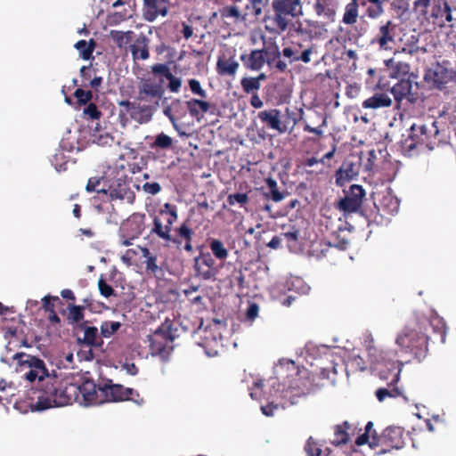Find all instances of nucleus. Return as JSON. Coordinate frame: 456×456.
<instances>
[{
	"mask_svg": "<svg viewBox=\"0 0 456 456\" xmlns=\"http://www.w3.org/2000/svg\"><path fill=\"white\" fill-rule=\"evenodd\" d=\"M94 45L95 43L94 40H90L89 43H87L86 40H79L76 43L75 47L79 52L82 59L87 61L92 57Z\"/></svg>",
	"mask_w": 456,
	"mask_h": 456,
	"instance_id": "a18cd8bd",
	"label": "nucleus"
},
{
	"mask_svg": "<svg viewBox=\"0 0 456 456\" xmlns=\"http://www.w3.org/2000/svg\"><path fill=\"white\" fill-rule=\"evenodd\" d=\"M215 260L210 253L200 252L194 257L195 275L202 280L208 281L215 277Z\"/></svg>",
	"mask_w": 456,
	"mask_h": 456,
	"instance_id": "a211bd4d",
	"label": "nucleus"
},
{
	"mask_svg": "<svg viewBox=\"0 0 456 456\" xmlns=\"http://www.w3.org/2000/svg\"><path fill=\"white\" fill-rule=\"evenodd\" d=\"M98 289L101 295L104 297H110L111 296H116L115 290L113 288L109 285L106 281L101 277L98 281Z\"/></svg>",
	"mask_w": 456,
	"mask_h": 456,
	"instance_id": "bf43d9fd",
	"label": "nucleus"
},
{
	"mask_svg": "<svg viewBox=\"0 0 456 456\" xmlns=\"http://www.w3.org/2000/svg\"><path fill=\"white\" fill-rule=\"evenodd\" d=\"M99 390L103 394L108 402L127 401L129 394L134 393L132 388L125 387L119 384H113L110 379L102 386H100Z\"/></svg>",
	"mask_w": 456,
	"mask_h": 456,
	"instance_id": "aec40b11",
	"label": "nucleus"
},
{
	"mask_svg": "<svg viewBox=\"0 0 456 456\" xmlns=\"http://www.w3.org/2000/svg\"><path fill=\"white\" fill-rule=\"evenodd\" d=\"M151 72L155 76H160V78H166L168 81L167 88L172 93H178L182 86V80L173 75L169 67L166 63H157L151 67Z\"/></svg>",
	"mask_w": 456,
	"mask_h": 456,
	"instance_id": "b1692460",
	"label": "nucleus"
},
{
	"mask_svg": "<svg viewBox=\"0 0 456 456\" xmlns=\"http://www.w3.org/2000/svg\"><path fill=\"white\" fill-rule=\"evenodd\" d=\"M239 69V62L233 57H219L216 62V71L220 76L234 77Z\"/></svg>",
	"mask_w": 456,
	"mask_h": 456,
	"instance_id": "f704fd0d",
	"label": "nucleus"
},
{
	"mask_svg": "<svg viewBox=\"0 0 456 456\" xmlns=\"http://www.w3.org/2000/svg\"><path fill=\"white\" fill-rule=\"evenodd\" d=\"M401 369L399 366H395V363H392V367L387 369V371L380 370L379 376L381 379L387 380L390 379L388 382V387L379 388L375 392V395L379 402L385 401L386 398H395L401 395V392L398 387L394 385L399 381Z\"/></svg>",
	"mask_w": 456,
	"mask_h": 456,
	"instance_id": "4468645a",
	"label": "nucleus"
},
{
	"mask_svg": "<svg viewBox=\"0 0 456 456\" xmlns=\"http://www.w3.org/2000/svg\"><path fill=\"white\" fill-rule=\"evenodd\" d=\"M189 87L193 94L199 95L201 98L207 97V92L201 87L199 80L191 78L188 80Z\"/></svg>",
	"mask_w": 456,
	"mask_h": 456,
	"instance_id": "052dcab7",
	"label": "nucleus"
},
{
	"mask_svg": "<svg viewBox=\"0 0 456 456\" xmlns=\"http://www.w3.org/2000/svg\"><path fill=\"white\" fill-rule=\"evenodd\" d=\"M383 79L384 77L379 79L377 86L381 89H390L395 102L398 104L404 105V108H409L419 100L420 96L417 83L413 85L410 79H401L390 87L389 85L383 83Z\"/></svg>",
	"mask_w": 456,
	"mask_h": 456,
	"instance_id": "9d476101",
	"label": "nucleus"
},
{
	"mask_svg": "<svg viewBox=\"0 0 456 456\" xmlns=\"http://www.w3.org/2000/svg\"><path fill=\"white\" fill-rule=\"evenodd\" d=\"M169 0H143L142 17L146 21L153 22L159 16L168 13Z\"/></svg>",
	"mask_w": 456,
	"mask_h": 456,
	"instance_id": "6ab92c4d",
	"label": "nucleus"
},
{
	"mask_svg": "<svg viewBox=\"0 0 456 456\" xmlns=\"http://www.w3.org/2000/svg\"><path fill=\"white\" fill-rule=\"evenodd\" d=\"M232 278L240 289L244 288L245 277L241 269H235L232 272Z\"/></svg>",
	"mask_w": 456,
	"mask_h": 456,
	"instance_id": "774afa93",
	"label": "nucleus"
},
{
	"mask_svg": "<svg viewBox=\"0 0 456 456\" xmlns=\"http://www.w3.org/2000/svg\"><path fill=\"white\" fill-rule=\"evenodd\" d=\"M403 444V429L401 428L388 427L379 436L372 431V449L380 447L379 451L375 452L376 455L390 452L395 448L399 449Z\"/></svg>",
	"mask_w": 456,
	"mask_h": 456,
	"instance_id": "f8f14e48",
	"label": "nucleus"
},
{
	"mask_svg": "<svg viewBox=\"0 0 456 456\" xmlns=\"http://www.w3.org/2000/svg\"><path fill=\"white\" fill-rule=\"evenodd\" d=\"M351 436H354V428L348 421H344L336 426L332 444L335 445L346 444L349 442Z\"/></svg>",
	"mask_w": 456,
	"mask_h": 456,
	"instance_id": "c9c22d12",
	"label": "nucleus"
},
{
	"mask_svg": "<svg viewBox=\"0 0 456 456\" xmlns=\"http://www.w3.org/2000/svg\"><path fill=\"white\" fill-rule=\"evenodd\" d=\"M350 365L355 370L363 371L366 370L365 361L360 355H354L350 360Z\"/></svg>",
	"mask_w": 456,
	"mask_h": 456,
	"instance_id": "69168bd1",
	"label": "nucleus"
},
{
	"mask_svg": "<svg viewBox=\"0 0 456 456\" xmlns=\"http://www.w3.org/2000/svg\"><path fill=\"white\" fill-rule=\"evenodd\" d=\"M12 360L17 361L20 371H25L23 379L35 383L52 377L44 360L23 352L15 353Z\"/></svg>",
	"mask_w": 456,
	"mask_h": 456,
	"instance_id": "1a4fd4ad",
	"label": "nucleus"
},
{
	"mask_svg": "<svg viewBox=\"0 0 456 456\" xmlns=\"http://www.w3.org/2000/svg\"><path fill=\"white\" fill-rule=\"evenodd\" d=\"M83 113L92 120L99 119L102 115V112L98 110L96 104L92 102L87 104V106L84 109Z\"/></svg>",
	"mask_w": 456,
	"mask_h": 456,
	"instance_id": "680f3d73",
	"label": "nucleus"
},
{
	"mask_svg": "<svg viewBox=\"0 0 456 456\" xmlns=\"http://www.w3.org/2000/svg\"><path fill=\"white\" fill-rule=\"evenodd\" d=\"M142 190L151 195H156L161 191V186L157 182L145 183L142 185Z\"/></svg>",
	"mask_w": 456,
	"mask_h": 456,
	"instance_id": "338daca9",
	"label": "nucleus"
},
{
	"mask_svg": "<svg viewBox=\"0 0 456 456\" xmlns=\"http://www.w3.org/2000/svg\"><path fill=\"white\" fill-rule=\"evenodd\" d=\"M175 239H177L178 242H173L172 244L176 245L178 248L184 242L183 249L189 253L192 252V239L195 235L194 231L189 224L188 221H184L180 224L178 228L175 229Z\"/></svg>",
	"mask_w": 456,
	"mask_h": 456,
	"instance_id": "bb28decb",
	"label": "nucleus"
},
{
	"mask_svg": "<svg viewBox=\"0 0 456 456\" xmlns=\"http://www.w3.org/2000/svg\"><path fill=\"white\" fill-rule=\"evenodd\" d=\"M164 79L156 77H142L137 85V94L134 102L124 100L119 106L126 109L130 118L139 124L152 119L165 94Z\"/></svg>",
	"mask_w": 456,
	"mask_h": 456,
	"instance_id": "f03ea898",
	"label": "nucleus"
},
{
	"mask_svg": "<svg viewBox=\"0 0 456 456\" xmlns=\"http://www.w3.org/2000/svg\"><path fill=\"white\" fill-rule=\"evenodd\" d=\"M68 314H67V322L69 325L73 327L79 328L80 323H82L85 318V305H77L74 304H69L67 306Z\"/></svg>",
	"mask_w": 456,
	"mask_h": 456,
	"instance_id": "4c0bfd02",
	"label": "nucleus"
},
{
	"mask_svg": "<svg viewBox=\"0 0 456 456\" xmlns=\"http://www.w3.org/2000/svg\"><path fill=\"white\" fill-rule=\"evenodd\" d=\"M387 147V145L385 141H379L375 143V148H372V172L374 167H377L375 161L385 162L389 156Z\"/></svg>",
	"mask_w": 456,
	"mask_h": 456,
	"instance_id": "79ce46f5",
	"label": "nucleus"
},
{
	"mask_svg": "<svg viewBox=\"0 0 456 456\" xmlns=\"http://www.w3.org/2000/svg\"><path fill=\"white\" fill-rule=\"evenodd\" d=\"M173 339L170 330L159 328L153 335L149 337L151 354L159 355L163 359L167 358L170 354L169 344L173 342Z\"/></svg>",
	"mask_w": 456,
	"mask_h": 456,
	"instance_id": "2eb2a0df",
	"label": "nucleus"
},
{
	"mask_svg": "<svg viewBox=\"0 0 456 456\" xmlns=\"http://www.w3.org/2000/svg\"><path fill=\"white\" fill-rule=\"evenodd\" d=\"M392 103V100L387 94H375L372 96V109L388 107Z\"/></svg>",
	"mask_w": 456,
	"mask_h": 456,
	"instance_id": "6e6d98bb",
	"label": "nucleus"
},
{
	"mask_svg": "<svg viewBox=\"0 0 456 456\" xmlns=\"http://www.w3.org/2000/svg\"><path fill=\"white\" fill-rule=\"evenodd\" d=\"M244 67L249 70H260L265 63V58L263 50H252L249 53H242L240 57Z\"/></svg>",
	"mask_w": 456,
	"mask_h": 456,
	"instance_id": "7c9ffc66",
	"label": "nucleus"
},
{
	"mask_svg": "<svg viewBox=\"0 0 456 456\" xmlns=\"http://www.w3.org/2000/svg\"><path fill=\"white\" fill-rule=\"evenodd\" d=\"M128 17L126 12H116L109 15V21L111 25H117L126 20Z\"/></svg>",
	"mask_w": 456,
	"mask_h": 456,
	"instance_id": "e2e57ef3",
	"label": "nucleus"
},
{
	"mask_svg": "<svg viewBox=\"0 0 456 456\" xmlns=\"http://www.w3.org/2000/svg\"><path fill=\"white\" fill-rule=\"evenodd\" d=\"M121 327L119 322L105 321L101 324V337L109 338L114 335Z\"/></svg>",
	"mask_w": 456,
	"mask_h": 456,
	"instance_id": "09e8293b",
	"label": "nucleus"
},
{
	"mask_svg": "<svg viewBox=\"0 0 456 456\" xmlns=\"http://www.w3.org/2000/svg\"><path fill=\"white\" fill-rule=\"evenodd\" d=\"M4 338L9 339L7 345L5 346L6 354L5 359H3L4 362H7L8 359H12V354L9 356V353L13 351V347H20L21 346L20 342L17 338V330L16 329H8L4 333ZM26 341H22V345H25Z\"/></svg>",
	"mask_w": 456,
	"mask_h": 456,
	"instance_id": "ea45409f",
	"label": "nucleus"
},
{
	"mask_svg": "<svg viewBox=\"0 0 456 456\" xmlns=\"http://www.w3.org/2000/svg\"><path fill=\"white\" fill-rule=\"evenodd\" d=\"M442 141L443 138L437 126V121L431 120L426 123L413 124L411 126L409 138L406 139L405 143L410 151L419 145H424L428 150H433L439 146Z\"/></svg>",
	"mask_w": 456,
	"mask_h": 456,
	"instance_id": "423d86ee",
	"label": "nucleus"
},
{
	"mask_svg": "<svg viewBox=\"0 0 456 456\" xmlns=\"http://www.w3.org/2000/svg\"><path fill=\"white\" fill-rule=\"evenodd\" d=\"M418 323L424 330V332L428 333V327H430L433 330L436 339L441 343L445 342L447 334V326L444 320L438 315H432L429 319L421 318L418 321Z\"/></svg>",
	"mask_w": 456,
	"mask_h": 456,
	"instance_id": "412c9836",
	"label": "nucleus"
},
{
	"mask_svg": "<svg viewBox=\"0 0 456 456\" xmlns=\"http://www.w3.org/2000/svg\"><path fill=\"white\" fill-rule=\"evenodd\" d=\"M134 35V33L132 30H127L125 32L119 30H111L110 32L111 39L118 48H123L128 43H130Z\"/></svg>",
	"mask_w": 456,
	"mask_h": 456,
	"instance_id": "37998d69",
	"label": "nucleus"
},
{
	"mask_svg": "<svg viewBox=\"0 0 456 456\" xmlns=\"http://www.w3.org/2000/svg\"><path fill=\"white\" fill-rule=\"evenodd\" d=\"M413 9L425 20L439 27L452 20V9L446 0H415Z\"/></svg>",
	"mask_w": 456,
	"mask_h": 456,
	"instance_id": "6e6552de",
	"label": "nucleus"
},
{
	"mask_svg": "<svg viewBox=\"0 0 456 456\" xmlns=\"http://www.w3.org/2000/svg\"><path fill=\"white\" fill-rule=\"evenodd\" d=\"M248 201L249 199L248 194L243 192L229 194L227 197V202L230 206H233L238 203L240 207H244Z\"/></svg>",
	"mask_w": 456,
	"mask_h": 456,
	"instance_id": "4d7b16f0",
	"label": "nucleus"
},
{
	"mask_svg": "<svg viewBox=\"0 0 456 456\" xmlns=\"http://www.w3.org/2000/svg\"><path fill=\"white\" fill-rule=\"evenodd\" d=\"M304 14L301 0H272L271 10L262 18L265 29L270 34L281 35L290 28L294 19Z\"/></svg>",
	"mask_w": 456,
	"mask_h": 456,
	"instance_id": "7ed1b4c3",
	"label": "nucleus"
},
{
	"mask_svg": "<svg viewBox=\"0 0 456 456\" xmlns=\"http://www.w3.org/2000/svg\"><path fill=\"white\" fill-rule=\"evenodd\" d=\"M106 185H102L101 189L102 194L109 195L111 200H130L133 191L126 180L125 175H119L116 169L107 171Z\"/></svg>",
	"mask_w": 456,
	"mask_h": 456,
	"instance_id": "ddd939ff",
	"label": "nucleus"
},
{
	"mask_svg": "<svg viewBox=\"0 0 456 456\" xmlns=\"http://www.w3.org/2000/svg\"><path fill=\"white\" fill-rule=\"evenodd\" d=\"M74 97L77 99V102L79 106L86 105L90 103L93 99V93L91 91H85L81 88H77L74 92Z\"/></svg>",
	"mask_w": 456,
	"mask_h": 456,
	"instance_id": "13d9d810",
	"label": "nucleus"
},
{
	"mask_svg": "<svg viewBox=\"0 0 456 456\" xmlns=\"http://www.w3.org/2000/svg\"><path fill=\"white\" fill-rule=\"evenodd\" d=\"M357 8V0H351V2L346 6V11L343 16L344 23L354 24L356 22L358 16Z\"/></svg>",
	"mask_w": 456,
	"mask_h": 456,
	"instance_id": "49530a36",
	"label": "nucleus"
},
{
	"mask_svg": "<svg viewBox=\"0 0 456 456\" xmlns=\"http://www.w3.org/2000/svg\"><path fill=\"white\" fill-rule=\"evenodd\" d=\"M73 396L68 394L67 387L62 389L56 380V376L37 381L26 391L24 399L17 401L15 409L22 413L28 411H43L54 407L70 404Z\"/></svg>",
	"mask_w": 456,
	"mask_h": 456,
	"instance_id": "f257e3e1",
	"label": "nucleus"
},
{
	"mask_svg": "<svg viewBox=\"0 0 456 456\" xmlns=\"http://www.w3.org/2000/svg\"><path fill=\"white\" fill-rule=\"evenodd\" d=\"M267 4L268 0H248V4L243 12V20H245V22L259 20Z\"/></svg>",
	"mask_w": 456,
	"mask_h": 456,
	"instance_id": "2f4dec72",
	"label": "nucleus"
},
{
	"mask_svg": "<svg viewBox=\"0 0 456 456\" xmlns=\"http://www.w3.org/2000/svg\"><path fill=\"white\" fill-rule=\"evenodd\" d=\"M186 107L192 117H197L200 112L206 113L210 109L209 102L200 99H191L185 102Z\"/></svg>",
	"mask_w": 456,
	"mask_h": 456,
	"instance_id": "58836bf2",
	"label": "nucleus"
},
{
	"mask_svg": "<svg viewBox=\"0 0 456 456\" xmlns=\"http://www.w3.org/2000/svg\"><path fill=\"white\" fill-rule=\"evenodd\" d=\"M345 193V197L338 202V208L345 214L357 212L362 204L365 191L361 185L353 184Z\"/></svg>",
	"mask_w": 456,
	"mask_h": 456,
	"instance_id": "dca6fc26",
	"label": "nucleus"
},
{
	"mask_svg": "<svg viewBox=\"0 0 456 456\" xmlns=\"http://www.w3.org/2000/svg\"><path fill=\"white\" fill-rule=\"evenodd\" d=\"M372 223L377 225H387L391 221V216L399 210V200L392 193L389 188L372 192Z\"/></svg>",
	"mask_w": 456,
	"mask_h": 456,
	"instance_id": "0eeeda50",
	"label": "nucleus"
},
{
	"mask_svg": "<svg viewBox=\"0 0 456 456\" xmlns=\"http://www.w3.org/2000/svg\"><path fill=\"white\" fill-rule=\"evenodd\" d=\"M58 297L45 296L43 297V308L46 313H50L55 310L54 301H58Z\"/></svg>",
	"mask_w": 456,
	"mask_h": 456,
	"instance_id": "0e129e2a",
	"label": "nucleus"
},
{
	"mask_svg": "<svg viewBox=\"0 0 456 456\" xmlns=\"http://www.w3.org/2000/svg\"><path fill=\"white\" fill-rule=\"evenodd\" d=\"M138 249L142 252V256L145 258L143 264L145 265V271L147 273L152 274L156 277L163 274V270L157 264V255L151 253L146 247H138Z\"/></svg>",
	"mask_w": 456,
	"mask_h": 456,
	"instance_id": "473e14b6",
	"label": "nucleus"
},
{
	"mask_svg": "<svg viewBox=\"0 0 456 456\" xmlns=\"http://www.w3.org/2000/svg\"><path fill=\"white\" fill-rule=\"evenodd\" d=\"M305 452L306 456H329L323 450L321 445L314 441L312 437H309L305 445Z\"/></svg>",
	"mask_w": 456,
	"mask_h": 456,
	"instance_id": "3c124183",
	"label": "nucleus"
},
{
	"mask_svg": "<svg viewBox=\"0 0 456 456\" xmlns=\"http://www.w3.org/2000/svg\"><path fill=\"white\" fill-rule=\"evenodd\" d=\"M173 144V139L164 134L160 133L156 135L155 141L150 144V147L151 149H161V150H167L169 149Z\"/></svg>",
	"mask_w": 456,
	"mask_h": 456,
	"instance_id": "8fccbe9b",
	"label": "nucleus"
},
{
	"mask_svg": "<svg viewBox=\"0 0 456 456\" xmlns=\"http://www.w3.org/2000/svg\"><path fill=\"white\" fill-rule=\"evenodd\" d=\"M429 336L424 332L419 324L406 326L397 336L395 343L401 350L420 361L428 351Z\"/></svg>",
	"mask_w": 456,
	"mask_h": 456,
	"instance_id": "20e7f679",
	"label": "nucleus"
},
{
	"mask_svg": "<svg viewBox=\"0 0 456 456\" xmlns=\"http://www.w3.org/2000/svg\"><path fill=\"white\" fill-rule=\"evenodd\" d=\"M84 330V337L77 338L79 344L89 346L98 347L102 345L101 336H99L98 329L94 326H87V322L80 323L79 328Z\"/></svg>",
	"mask_w": 456,
	"mask_h": 456,
	"instance_id": "c85d7f7f",
	"label": "nucleus"
},
{
	"mask_svg": "<svg viewBox=\"0 0 456 456\" xmlns=\"http://www.w3.org/2000/svg\"><path fill=\"white\" fill-rule=\"evenodd\" d=\"M336 7V0H316L314 5L316 15L324 16L329 20H333Z\"/></svg>",
	"mask_w": 456,
	"mask_h": 456,
	"instance_id": "e433bc0d",
	"label": "nucleus"
},
{
	"mask_svg": "<svg viewBox=\"0 0 456 456\" xmlns=\"http://www.w3.org/2000/svg\"><path fill=\"white\" fill-rule=\"evenodd\" d=\"M178 219L177 207L171 203H165L152 217V227L150 234L157 238L166 245L178 242L175 235L172 234L173 224Z\"/></svg>",
	"mask_w": 456,
	"mask_h": 456,
	"instance_id": "39448f33",
	"label": "nucleus"
},
{
	"mask_svg": "<svg viewBox=\"0 0 456 456\" xmlns=\"http://www.w3.org/2000/svg\"><path fill=\"white\" fill-rule=\"evenodd\" d=\"M149 43V38L145 35L140 34L130 45L129 49L134 61H145L150 57Z\"/></svg>",
	"mask_w": 456,
	"mask_h": 456,
	"instance_id": "cd10ccee",
	"label": "nucleus"
},
{
	"mask_svg": "<svg viewBox=\"0 0 456 456\" xmlns=\"http://www.w3.org/2000/svg\"><path fill=\"white\" fill-rule=\"evenodd\" d=\"M67 389L68 394L71 395L72 392L74 395H76L77 392L79 391V393L82 395L85 402L87 404L98 403L96 387L95 384L93 382H85L80 387H77L71 384L69 387H67Z\"/></svg>",
	"mask_w": 456,
	"mask_h": 456,
	"instance_id": "c756f323",
	"label": "nucleus"
},
{
	"mask_svg": "<svg viewBox=\"0 0 456 456\" xmlns=\"http://www.w3.org/2000/svg\"><path fill=\"white\" fill-rule=\"evenodd\" d=\"M222 18H232L235 21L245 22L243 20V12H241L236 5H227L220 10Z\"/></svg>",
	"mask_w": 456,
	"mask_h": 456,
	"instance_id": "de8ad7c7",
	"label": "nucleus"
},
{
	"mask_svg": "<svg viewBox=\"0 0 456 456\" xmlns=\"http://www.w3.org/2000/svg\"><path fill=\"white\" fill-rule=\"evenodd\" d=\"M359 174V165L346 159L335 173L336 184L343 187Z\"/></svg>",
	"mask_w": 456,
	"mask_h": 456,
	"instance_id": "393cba45",
	"label": "nucleus"
},
{
	"mask_svg": "<svg viewBox=\"0 0 456 456\" xmlns=\"http://www.w3.org/2000/svg\"><path fill=\"white\" fill-rule=\"evenodd\" d=\"M186 109L187 107L180 99H174L170 104L164 107L163 114L168 118L173 126L178 129L177 121L186 116Z\"/></svg>",
	"mask_w": 456,
	"mask_h": 456,
	"instance_id": "a878e982",
	"label": "nucleus"
},
{
	"mask_svg": "<svg viewBox=\"0 0 456 456\" xmlns=\"http://www.w3.org/2000/svg\"><path fill=\"white\" fill-rule=\"evenodd\" d=\"M281 116V110L278 109L265 110L257 114L259 120L268 128L283 134L287 131V127L282 124Z\"/></svg>",
	"mask_w": 456,
	"mask_h": 456,
	"instance_id": "5701e85b",
	"label": "nucleus"
},
{
	"mask_svg": "<svg viewBox=\"0 0 456 456\" xmlns=\"http://www.w3.org/2000/svg\"><path fill=\"white\" fill-rule=\"evenodd\" d=\"M241 87L246 94H256L260 89V83L255 77H243L240 80Z\"/></svg>",
	"mask_w": 456,
	"mask_h": 456,
	"instance_id": "864d4df0",
	"label": "nucleus"
},
{
	"mask_svg": "<svg viewBox=\"0 0 456 456\" xmlns=\"http://www.w3.org/2000/svg\"><path fill=\"white\" fill-rule=\"evenodd\" d=\"M262 50L264 52L265 62L270 67H272L273 63L276 61V60H278L281 57V54H282L276 45H273Z\"/></svg>",
	"mask_w": 456,
	"mask_h": 456,
	"instance_id": "603ef678",
	"label": "nucleus"
},
{
	"mask_svg": "<svg viewBox=\"0 0 456 456\" xmlns=\"http://www.w3.org/2000/svg\"><path fill=\"white\" fill-rule=\"evenodd\" d=\"M314 52V45L313 44L304 47L303 44L292 41L289 46L282 49L281 53L283 57L289 59L290 63L297 61L309 63Z\"/></svg>",
	"mask_w": 456,
	"mask_h": 456,
	"instance_id": "f3484780",
	"label": "nucleus"
},
{
	"mask_svg": "<svg viewBox=\"0 0 456 456\" xmlns=\"http://www.w3.org/2000/svg\"><path fill=\"white\" fill-rule=\"evenodd\" d=\"M208 247L213 256L220 261H224L229 256L228 249L224 247V242L218 239L209 240Z\"/></svg>",
	"mask_w": 456,
	"mask_h": 456,
	"instance_id": "a19ab883",
	"label": "nucleus"
},
{
	"mask_svg": "<svg viewBox=\"0 0 456 456\" xmlns=\"http://www.w3.org/2000/svg\"><path fill=\"white\" fill-rule=\"evenodd\" d=\"M449 64V61L435 63L426 70L424 80L441 91L446 89L449 84H456V69L450 68Z\"/></svg>",
	"mask_w": 456,
	"mask_h": 456,
	"instance_id": "9b49d317",
	"label": "nucleus"
},
{
	"mask_svg": "<svg viewBox=\"0 0 456 456\" xmlns=\"http://www.w3.org/2000/svg\"><path fill=\"white\" fill-rule=\"evenodd\" d=\"M394 28L395 26H392L391 21H387L385 25L380 27L379 32L375 40L378 42L381 49H392L393 45H395L393 37Z\"/></svg>",
	"mask_w": 456,
	"mask_h": 456,
	"instance_id": "72a5a7b5",
	"label": "nucleus"
},
{
	"mask_svg": "<svg viewBox=\"0 0 456 456\" xmlns=\"http://www.w3.org/2000/svg\"><path fill=\"white\" fill-rule=\"evenodd\" d=\"M290 27V29L297 36L310 39L314 37L313 29L309 26H304L301 21H297L296 23L292 21Z\"/></svg>",
	"mask_w": 456,
	"mask_h": 456,
	"instance_id": "5fc2aeb1",
	"label": "nucleus"
},
{
	"mask_svg": "<svg viewBox=\"0 0 456 456\" xmlns=\"http://www.w3.org/2000/svg\"><path fill=\"white\" fill-rule=\"evenodd\" d=\"M145 214L134 213L122 225V231L126 236L137 239L145 229Z\"/></svg>",
	"mask_w": 456,
	"mask_h": 456,
	"instance_id": "4be33fe9",
	"label": "nucleus"
},
{
	"mask_svg": "<svg viewBox=\"0 0 456 456\" xmlns=\"http://www.w3.org/2000/svg\"><path fill=\"white\" fill-rule=\"evenodd\" d=\"M107 180V172L102 176L90 177L87 181L86 190L87 192H97L102 193L101 190L102 185H106L105 181Z\"/></svg>",
	"mask_w": 456,
	"mask_h": 456,
	"instance_id": "c03bdc74",
	"label": "nucleus"
}]
</instances>
